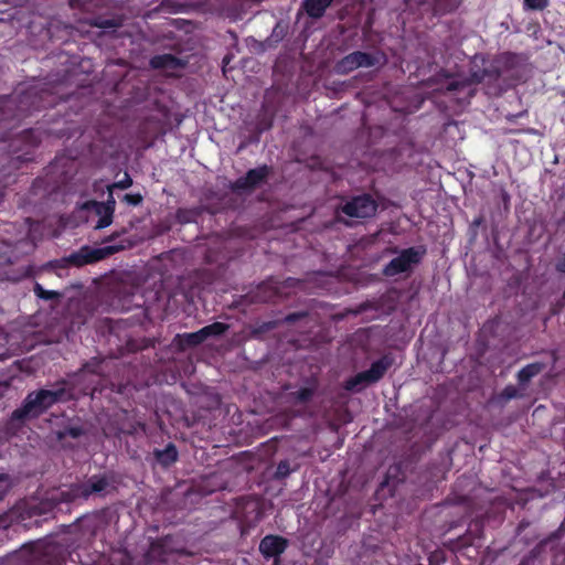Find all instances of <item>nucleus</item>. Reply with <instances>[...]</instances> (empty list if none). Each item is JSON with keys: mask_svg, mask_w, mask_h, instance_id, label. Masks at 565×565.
Masks as SVG:
<instances>
[{"mask_svg": "<svg viewBox=\"0 0 565 565\" xmlns=\"http://www.w3.org/2000/svg\"><path fill=\"white\" fill-rule=\"evenodd\" d=\"M60 96L57 85L36 83L18 88L11 95L0 96V137L9 139L11 131L42 109L54 107Z\"/></svg>", "mask_w": 565, "mask_h": 565, "instance_id": "nucleus-1", "label": "nucleus"}, {"mask_svg": "<svg viewBox=\"0 0 565 565\" xmlns=\"http://www.w3.org/2000/svg\"><path fill=\"white\" fill-rule=\"evenodd\" d=\"M65 381L57 383L55 390H38L28 393L22 405L14 409L11 419L24 423L28 419H35L58 402L68 401L72 394L64 387Z\"/></svg>", "mask_w": 565, "mask_h": 565, "instance_id": "nucleus-2", "label": "nucleus"}, {"mask_svg": "<svg viewBox=\"0 0 565 565\" xmlns=\"http://www.w3.org/2000/svg\"><path fill=\"white\" fill-rule=\"evenodd\" d=\"M392 364L393 358L390 354H385L374 361L369 370L359 372L358 374L347 379L343 382L342 387L350 393H360L369 385L382 380Z\"/></svg>", "mask_w": 565, "mask_h": 565, "instance_id": "nucleus-3", "label": "nucleus"}, {"mask_svg": "<svg viewBox=\"0 0 565 565\" xmlns=\"http://www.w3.org/2000/svg\"><path fill=\"white\" fill-rule=\"evenodd\" d=\"M377 207V202L371 194L355 195L337 209L335 220L345 226H352V223L343 218L341 214L351 218H370L375 215Z\"/></svg>", "mask_w": 565, "mask_h": 565, "instance_id": "nucleus-4", "label": "nucleus"}, {"mask_svg": "<svg viewBox=\"0 0 565 565\" xmlns=\"http://www.w3.org/2000/svg\"><path fill=\"white\" fill-rule=\"evenodd\" d=\"M426 255V247L423 245L402 249L396 257L391 259L383 268L385 277H394L412 269L422 263Z\"/></svg>", "mask_w": 565, "mask_h": 565, "instance_id": "nucleus-5", "label": "nucleus"}, {"mask_svg": "<svg viewBox=\"0 0 565 565\" xmlns=\"http://www.w3.org/2000/svg\"><path fill=\"white\" fill-rule=\"evenodd\" d=\"M122 248L124 246L119 245H109L97 248L85 245L82 246L78 250H75L63 257L60 262L64 263L65 267H82L105 259L106 257L121 250Z\"/></svg>", "mask_w": 565, "mask_h": 565, "instance_id": "nucleus-6", "label": "nucleus"}, {"mask_svg": "<svg viewBox=\"0 0 565 565\" xmlns=\"http://www.w3.org/2000/svg\"><path fill=\"white\" fill-rule=\"evenodd\" d=\"M273 172V168L263 164L254 169H249L245 175L237 178L231 184L233 192H252L265 184Z\"/></svg>", "mask_w": 565, "mask_h": 565, "instance_id": "nucleus-7", "label": "nucleus"}, {"mask_svg": "<svg viewBox=\"0 0 565 565\" xmlns=\"http://www.w3.org/2000/svg\"><path fill=\"white\" fill-rule=\"evenodd\" d=\"M380 64L377 54L355 51L339 60L334 65V72L339 75H347L359 67H373Z\"/></svg>", "mask_w": 565, "mask_h": 565, "instance_id": "nucleus-8", "label": "nucleus"}, {"mask_svg": "<svg viewBox=\"0 0 565 565\" xmlns=\"http://www.w3.org/2000/svg\"><path fill=\"white\" fill-rule=\"evenodd\" d=\"M84 489H86L84 482L74 483L67 490L61 491L58 498H51L47 501L40 502L38 505L32 507L31 510L34 514L42 515L53 512L60 501L74 502L81 499L87 500L88 494L84 493Z\"/></svg>", "mask_w": 565, "mask_h": 565, "instance_id": "nucleus-9", "label": "nucleus"}, {"mask_svg": "<svg viewBox=\"0 0 565 565\" xmlns=\"http://www.w3.org/2000/svg\"><path fill=\"white\" fill-rule=\"evenodd\" d=\"M14 142H20L25 149L22 154H17L10 159V164L19 169L22 163L34 160L33 150L40 145L41 136L36 129L28 128L17 135Z\"/></svg>", "mask_w": 565, "mask_h": 565, "instance_id": "nucleus-10", "label": "nucleus"}, {"mask_svg": "<svg viewBox=\"0 0 565 565\" xmlns=\"http://www.w3.org/2000/svg\"><path fill=\"white\" fill-rule=\"evenodd\" d=\"M173 554H183V551L175 546L172 535H166L150 543L145 557L149 563H167Z\"/></svg>", "mask_w": 565, "mask_h": 565, "instance_id": "nucleus-11", "label": "nucleus"}, {"mask_svg": "<svg viewBox=\"0 0 565 565\" xmlns=\"http://www.w3.org/2000/svg\"><path fill=\"white\" fill-rule=\"evenodd\" d=\"M288 546V539L281 535L268 534L260 540L259 552L264 558L270 559L271 557L281 556Z\"/></svg>", "mask_w": 565, "mask_h": 565, "instance_id": "nucleus-12", "label": "nucleus"}, {"mask_svg": "<svg viewBox=\"0 0 565 565\" xmlns=\"http://www.w3.org/2000/svg\"><path fill=\"white\" fill-rule=\"evenodd\" d=\"M35 554L43 565H57L64 561L63 548L56 543L39 544Z\"/></svg>", "mask_w": 565, "mask_h": 565, "instance_id": "nucleus-13", "label": "nucleus"}, {"mask_svg": "<svg viewBox=\"0 0 565 565\" xmlns=\"http://www.w3.org/2000/svg\"><path fill=\"white\" fill-rule=\"evenodd\" d=\"M483 534V521L482 520H473L470 522L467 532L459 536L455 542H452L455 548L461 550L468 546L473 545L476 539H481Z\"/></svg>", "mask_w": 565, "mask_h": 565, "instance_id": "nucleus-14", "label": "nucleus"}, {"mask_svg": "<svg viewBox=\"0 0 565 565\" xmlns=\"http://www.w3.org/2000/svg\"><path fill=\"white\" fill-rule=\"evenodd\" d=\"M83 209L90 211L95 213L97 216H99L95 228L102 230L107 226H109L113 222L114 215L111 214V211L109 207H105V205L102 202L89 200L83 204Z\"/></svg>", "mask_w": 565, "mask_h": 565, "instance_id": "nucleus-15", "label": "nucleus"}, {"mask_svg": "<svg viewBox=\"0 0 565 565\" xmlns=\"http://www.w3.org/2000/svg\"><path fill=\"white\" fill-rule=\"evenodd\" d=\"M156 463L162 468H168L177 462L179 452L173 443H168L163 449L154 448L151 452Z\"/></svg>", "mask_w": 565, "mask_h": 565, "instance_id": "nucleus-16", "label": "nucleus"}, {"mask_svg": "<svg viewBox=\"0 0 565 565\" xmlns=\"http://www.w3.org/2000/svg\"><path fill=\"white\" fill-rule=\"evenodd\" d=\"M334 0H302V9L311 19H320Z\"/></svg>", "mask_w": 565, "mask_h": 565, "instance_id": "nucleus-17", "label": "nucleus"}, {"mask_svg": "<svg viewBox=\"0 0 565 565\" xmlns=\"http://www.w3.org/2000/svg\"><path fill=\"white\" fill-rule=\"evenodd\" d=\"M318 386V381L311 380L310 385L300 387L299 390L291 392L289 394V398L294 404H307L317 394Z\"/></svg>", "mask_w": 565, "mask_h": 565, "instance_id": "nucleus-18", "label": "nucleus"}, {"mask_svg": "<svg viewBox=\"0 0 565 565\" xmlns=\"http://www.w3.org/2000/svg\"><path fill=\"white\" fill-rule=\"evenodd\" d=\"M85 488L84 493L88 494V498L95 493H102L109 487V478L106 475H93L84 481Z\"/></svg>", "mask_w": 565, "mask_h": 565, "instance_id": "nucleus-19", "label": "nucleus"}, {"mask_svg": "<svg viewBox=\"0 0 565 565\" xmlns=\"http://www.w3.org/2000/svg\"><path fill=\"white\" fill-rule=\"evenodd\" d=\"M174 342L180 350H185L202 344L204 342V338L200 329L195 332L177 334L174 338Z\"/></svg>", "mask_w": 565, "mask_h": 565, "instance_id": "nucleus-20", "label": "nucleus"}, {"mask_svg": "<svg viewBox=\"0 0 565 565\" xmlns=\"http://www.w3.org/2000/svg\"><path fill=\"white\" fill-rule=\"evenodd\" d=\"M545 369L543 362H533L523 366L516 374V380L520 385L527 384L533 377L539 375Z\"/></svg>", "mask_w": 565, "mask_h": 565, "instance_id": "nucleus-21", "label": "nucleus"}, {"mask_svg": "<svg viewBox=\"0 0 565 565\" xmlns=\"http://www.w3.org/2000/svg\"><path fill=\"white\" fill-rule=\"evenodd\" d=\"M150 65L156 70H173L180 66V60L172 54H160L151 57Z\"/></svg>", "mask_w": 565, "mask_h": 565, "instance_id": "nucleus-22", "label": "nucleus"}, {"mask_svg": "<svg viewBox=\"0 0 565 565\" xmlns=\"http://www.w3.org/2000/svg\"><path fill=\"white\" fill-rule=\"evenodd\" d=\"M471 77L476 83L497 82L501 77V72L498 67L492 66L490 68L472 73Z\"/></svg>", "mask_w": 565, "mask_h": 565, "instance_id": "nucleus-23", "label": "nucleus"}, {"mask_svg": "<svg viewBox=\"0 0 565 565\" xmlns=\"http://www.w3.org/2000/svg\"><path fill=\"white\" fill-rule=\"evenodd\" d=\"M228 328V324L224 322H213L201 328V332L203 333L204 341H206L211 337H220L224 334Z\"/></svg>", "mask_w": 565, "mask_h": 565, "instance_id": "nucleus-24", "label": "nucleus"}, {"mask_svg": "<svg viewBox=\"0 0 565 565\" xmlns=\"http://www.w3.org/2000/svg\"><path fill=\"white\" fill-rule=\"evenodd\" d=\"M85 435V429L82 426H65L63 429L57 431L58 439H65L71 437L77 439Z\"/></svg>", "mask_w": 565, "mask_h": 565, "instance_id": "nucleus-25", "label": "nucleus"}, {"mask_svg": "<svg viewBox=\"0 0 565 565\" xmlns=\"http://www.w3.org/2000/svg\"><path fill=\"white\" fill-rule=\"evenodd\" d=\"M294 470H295V468L292 469L290 467L289 460H287V459L281 460L277 465L276 471L274 473V478L276 480H282V479L287 478Z\"/></svg>", "mask_w": 565, "mask_h": 565, "instance_id": "nucleus-26", "label": "nucleus"}, {"mask_svg": "<svg viewBox=\"0 0 565 565\" xmlns=\"http://www.w3.org/2000/svg\"><path fill=\"white\" fill-rule=\"evenodd\" d=\"M34 294L43 300H53L57 299L60 297V294L54 290H46L44 289L40 284H35L34 286Z\"/></svg>", "mask_w": 565, "mask_h": 565, "instance_id": "nucleus-27", "label": "nucleus"}, {"mask_svg": "<svg viewBox=\"0 0 565 565\" xmlns=\"http://www.w3.org/2000/svg\"><path fill=\"white\" fill-rule=\"evenodd\" d=\"M93 26L99 28V29H113L117 28L118 23L114 19H105V18H95L92 23Z\"/></svg>", "mask_w": 565, "mask_h": 565, "instance_id": "nucleus-28", "label": "nucleus"}, {"mask_svg": "<svg viewBox=\"0 0 565 565\" xmlns=\"http://www.w3.org/2000/svg\"><path fill=\"white\" fill-rule=\"evenodd\" d=\"M499 397L501 399H503L504 402H508L510 399L519 397V391H518V388L514 385L510 384V385H507L501 391Z\"/></svg>", "mask_w": 565, "mask_h": 565, "instance_id": "nucleus-29", "label": "nucleus"}, {"mask_svg": "<svg viewBox=\"0 0 565 565\" xmlns=\"http://www.w3.org/2000/svg\"><path fill=\"white\" fill-rule=\"evenodd\" d=\"M122 201L128 205L137 206L142 203L143 198L140 193H127L122 196Z\"/></svg>", "mask_w": 565, "mask_h": 565, "instance_id": "nucleus-30", "label": "nucleus"}, {"mask_svg": "<svg viewBox=\"0 0 565 565\" xmlns=\"http://www.w3.org/2000/svg\"><path fill=\"white\" fill-rule=\"evenodd\" d=\"M131 185H132V179L130 178V175L128 173H125V177L122 180L117 181L108 186V191H113V189H115V188L125 190V189L130 188Z\"/></svg>", "mask_w": 565, "mask_h": 565, "instance_id": "nucleus-31", "label": "nucleus"}, {"mask_svg": "<svg viewBox=\"0 0 565 565\" xmlns=\"http://www.w3.org/2000/svg\"><path fill=\"white\" fill-rule=\"evenodd\" d=\"M307 317H308V312L307 311L291 312V313H288L284 318V322H286L287 324H294L295 322H297L299 320H302V319H305Z\"/></svg>", "mask_w": 565, "mask_h": 565, "instance_id": "nucleus-32", "label": "nucleus"}, {"mask_svg": "<svg viewBox=\"0 0 565 565\" xmlns=\"http://www.w3.org/2000/svg\"><path fill=\"white\" fill-rule=\"evenodd\" d=\"M547 3L548 0H524L525 7L532 10H543Z\"/></svg>", "mask_w": 565, "mask_h": 565, "instance_id": "nucleus-33", "label": "nucleus"}, {"mask_svg": "<svg viewBox=\"0 0 565 565\" xmlns=\"http://www.w3.org/2000/svg\"><path fill=\"white\" fill-rule=\"evenodd\" d=\"M369 309H374V303L372 301H364L355 307V309L352 310L353 315H361Z\"/></svg>", "mask_w": 565, "mask_h": 565, "instance_id": "nucleus-34", "label": "nucleus"}, {"mask_svg": "<svg viewBox=\"0 0 565 565\" xmlns=\"http://www.w3.org/2000/svg\"><path fill=\"white\" fill-rule=\"evenodd\" d=\"M501 60L503 61V64L505 66L512 67L516 63L518 55L514 53L508 52V53H504L501 55Z\"/></svg>", "mask_w": 565, "mask_h": 565, "instance_id": "nucleus-35", "label": "nucleus"}, {"mask_svg": "<svg viewBox=\"0 0 565 565\" xmlns=\"http://www.w3.org/2000/svg\"><path fill=\"white\" fill-rule=\"evenodd\" d=\"M98 363H93V362H86L85 364H83V367L81 369L82 372H88V373H92V374H97L98 373Z\"/></svg>", "mask_w": 565, "mask_h": 565, "instance_id": "nucleus-36", "label": "nucleus"}, {"mask_svg": "<svg viewBox=\"0 0 565 565\" xmlns=\"http://www.w3.org/2000/svg\"><path fill=\"white\" fill-rule=\"evenodd\" d=\"M102 203L105 205V207H109V210L111 211V214L114 215L115 206H116V201L114 199L113 191H109L107 200L105 202H102Z\"/></svg>", "mask_w": 565, "mask_h": 565, "instance_id": "nucleus-37", "label": "nucleus"}, {"mask_svg": "<svg viewBox=\"0 0 565 565\" xmlns=\"http://www.w3.org/2000/svg\"><path fill=\"white\" fill-rule=\"evenodd\" d=\"M463 86H465V85H463V83H461V82H458V81H451V82H449V83L447 84L446 89H447L448 92H456V90H458L459 88H461V87H463Z\"/></svg>", "mask_w": 565, "mask_h": 565, "instance_id": "nucleus-38", "label": "nucleus"}, {"mask_svg": "<svg viewBox=\"0 0 565 565\" xmlns=\"http://www.w3.org/2000/svg\"><path fill=\"white\" fill-rule=\"evenodd\" d=\"M555 269L561 274H565V253L556 262Z\"/></svg>", "mask_w": 565, "mask_h": 565, "instance_id": "nucleus-39", "label": "nucleus"}, {"mask_svg": "<svg viewBox=\"0 0 565 565\" xmlns=\"http://www.w3.org/2000/svg\"><path fill=\"white\" fill-rule=\"evenodd\" d=\"M274 559L273 565H280V556L271 557Z\"/></svg>", "mask_w": 565, "mask_h": 565, "instance_id": "nucleus-40", "label": "nucleus"}, {"mask_svg": "<svg viewBox=\"0 0 565 565\" xmlns=\"http://www.w3.org/2000/svg\"><path fill=\"white\" fill-rule=\"evenodd\" d=\"M262 518V512L259 509H257V515H256V519L259 520Z\"/></svg>", "mask_w": 565, "mask_h": 565, "instance_id": "nucleus-41", "label": "nucleus"}, {"mask_svg": "<svg viewBox=\"0 0 565 565\" xmlns=\"http://www.w3.org/2000/svg\"><path fill=\"white\" fill-rule=\"evenodd\" d=\"M436 8H437L438 11H440V0L436 1Z\"/></svg>", "mask_w": 565, "mask_h": 565, "instance_id": "nucleus-42", "label": "nucleus"}, {"mask_svg": "<svg viewBox=\"0 0 565 565\" xmlns=\"http://www.w3.org/2000/svg\"><path fill=\"white\" fill-rule=\"evenodd\" d=\"M270 328H273V323H271V322H268V324H267V329H270Z\"/></svg>", "mask_w": 565, "mask_h": 565, "instance_id": "nucleus-43", "label": "nucleus"}, {"mask_svg": "<svg viewBox=\"0 0 565 565\" xmlns=\"http://www.w3.org/2000/svg\"><path fill=\"white\" fill-rule=\"evenodd\" d=\"M113 238H114V236L111 235V236H108V238L106 241H110Z\"/></svg>", "mask_w": 565, "mask_h": 565, "instance_id": "nucleus-44", "label": "nucleus"}, {"mask_svg": "<svg viewBox=\"0 0 565 565\" xmlns=\"http://www.w3.org/2000/svg\"><path fill=\"white\" fill-rule=\"evenodd\" d=\"M7 139L0 137V141H6Z\"/></svg>", "mask_w": 565, "mask_h": 565, "instance_id": "nucleus-45", "label": "nucleus"}]
</instances>
